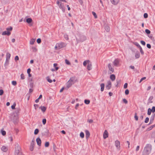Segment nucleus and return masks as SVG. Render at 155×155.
<instances>
[{
	"label": "nucleus",
	"mask_w": 155,
	"mask_h": 155,
	"mask_svg": "<svg viewBox=\"0 0 155 155\" xmlns=\"http://www.w3.org/2000/svg\"><path fill=\"white\" fill-rule=\"evenodd\" d=\"M86 39V37L84 35H81L80 38V40L78 41V42H82L85 41Z\"/></svg>",
	"instance_id": "nucleus-6"
},
{
	"label": "nucleus",
	"mask_w": 155,
	"mask_h": 155,
	"mask_svg": "<svg viewBox=\"0 0 155 155\" xmlns=\"http://www.w3.org/2000/svg\"><path fill=\"white\" fill-rule=\"evenodd\" d=\"M119 63V61L118 59H116L113 62L114 66H117Z\"/></svg>",
	"instance_id": "nucleus-10"
},
{
	"label": "nucleus",
	"mask_w": 155,
	"mask_h": 155,
	"mask_svg": "<svg viewBox=\"0 0 155 155\" xmlns=\"http://www.w3.org/2000/svg\"><path fill=\"white\" fill-rule=\"evenodd\" d=\"M90 103V101L89 100H87L85 99L84 100V103L87 104H89Z\"/></svg>",
	"instance_id": "nucleus-31"
},
{
	"label": "nucleus",
	"mask_w": 155,
	"mask_h": 155,
	"mask_svg": "<svg viewBox=\"0 0 155 155\" xmlns=\"http://www.w3.org/2000/svg\"><path fill=\"white\" fill-rule=\"evenodd\" d=\"M57 4L58 5L59 8L61 9L63 12L65 11V7L64 6L63 3L58 1L57 2Z\"/></svg>",
	"instance_id": "nucleus-5"
},
{
	"label": "nucleus",
	"mask_w": 155,
	"mask_h": 155,
	"mask_svg": "<svg viewBox=\"0 0 155 155\" xmlns=\"http://www.w3.org/2000/svg\"><path fill=\"white\" fill-rule=\"evenodd\" d=\"M140 49V52L141 53V54L142 55H143L144 54V52L142 50V49L141 48H141H139Z\"/></svg>",
	"instance_id": "nucleus-45"
},
{
	"label": "nucleus",
	"mask_w": 155,
	"mask_h": 155,
	"mask_svg": "<svg viewBox=\"0 0 155 155\" xmlns=\"http://www.w3.org/2000/svg\"><path fill=\"white\" fill-rule=\"evenodd\" d=\"M110 78L111 80L113 81L115 79V76L114 74H112L110 75Z\"/></svg>",
	"instance_id": "nucleus-21"
},
{
	"label": "nucleus",
	"mask_w": 155,
	"mask_h": 155,
	"mask_svg": "<svg viewBox=\"0 0 155 155\" xmlns=\"http://www.w3.org/2000/svg\"><path fill=\"white\" fill-rule=\"evenodd\" d=\"M146 78L145 77H143L142 78L140 79V80L139 81V83H140L143 80L145 79Z\"/></svg>",
	"instance_id": "nucleus-56"
},
{
	"label": "nucleus",
	"mask_w": 155,
	"mask_h": 155,
	"mask_svg": "<svg viewBox=\"0 0 155 155\" xmlns=\"http://www.w3.org/2000/svg\"><path fill=\"white\" fill-rule=\"evenodd\" d=\"M76 80L75 77L73 76L71 77L66 83L67 89H68L73 84H74L76 82Z\"/></svg>",
	"instance_id": "nucleus-3"
},
{
	"label": "nucleus",
	"mask_w": 155,
	"mask_h": 155,
	"mask_svg": "<svg viewBox=\"0 0 155 155\" xmlns=\"http://www.w3.org/2000/svg\"><path fill=\"white\" fill-rule=\"evenodd\" d=\"M39 132V130L38 129H36L34 131V134L35 135L37 134Z\"/></svg>",
	"instance_id": "nucleus-35"
},
{
	"label": "nucleus",
	"mask_w": 155,
	"mask_h": 155,
	"mask_svg": "<svg viewBox=\"0 0 155 155\" xmlns=\"http://www.w3.org/2000/svg\"><path fill=\"white\" fill-rule=\"evenodd\" d=\"M127 87V83H125L124 86V88L125 89Z\"/></svg>",
	"instance_id": "nucleus-60"
},
{
	"label": "nucleus",
	"mask_w": 155,
	"mask_h": 155,
	"mask_svg": "<svg viewBox=\"0 0 155 155\" xmlns=\"http://www.w3.org/2000/svg\"><path fill=\"white\" fill-rule=\"evenodd\" d=\"M21 78L22 80H24L25 79V76L23 74H21Z\"/></svg>",
	"instance_id": "nucleus-39"
},
{
	"label": "nucleus",
	"mask_w": 155,
	"mask_h": 155,
	"mask_svg": "<svg viewBox=\"0 0 155 155\" xmlns=\"http://www.w3.org/2000/svg\"><path fill=\"white\" fill-rule=\"evenodd\" d=\"M66 45L67 44L66 43L63 42L57 43L54 47L55 49V50L60 49L65 47Z\"/></svg>",
	"instance_id": "nucleus-4"
},
{
	"label": "nucleus",
	"mask_w": 155,
	"mask_h": 155,
	"mask_svg": "<svg viewBox=\"0 0 155 155\" xmlns=\"http://www.w3.org/2000/svg\"><path fill=\"white\" fill-rule=\"evenodd\" d=\"M19 60V57L18 56H16L15 58V61H18Z\"/></svg>",
	"instance_id": "nucleus-64"
},
{
	"label": "nucleus",
	"mask_w": 155,
	"mask_h": 155,
	"mask_svg": "<svg viewBox=\"0 0 155 155\" xmlns=\"http://www.w3.org/2000/svg\"><path fill=\"white\" fill-rule=\"evenodd\" d=\"M136 58H138L140 57V54L138 51L135 54V55Z\"/></svg>",
	"instance_id": "nucleus-22"
},
{
	"label": "nucleus",
	"mask_w": 155,
	"mask_h": 155,
	"mask_svg": "<svg viewBox=\"0 0 155 155\" xmlns=\"http://www.w3.org/2000/svg\"><path fill=\"white\" fill-rule=\"evenodd\" d=\"M123 102L125 104H127L128 103V101L127 100L125 99H123Z\"/></svg>",
	"instance_id": "nucleus-47"
},
{
	"label": "nucleus",
	"mask_w": 155,
	"mask_h": 155,
	"mask_svg": "<svg viewBox=\"0 0 155 155\" xmlns=\"http://www.w3.org/2000/svg\"><path fill=\"white\" fill-rule=\"evenodd\" d=\"M108 136V134L107 130H105L103 134V137L104 139L107 138Z\"/></svg>",
	"instance_id": "nucleus-12"
},
{
	"label": "nucleus",
	"mask_w": 155,
	"mask_h": 155,
	"mask_svg": "<svg viewBox=\"0 0 155 155\" xmlns=\"http://www.w3.org/2000/svg\"><path fill=\"white\" fill-rule=\"evenodd\" d=\"M35 41V39L32 38L31 39L30 41V44L31 45H33Z\"/></svg>",
	"instance_id": "nucleus-23"
},
{
	"label": "nucleus",
	"mask_w": 155,
	"mask_h": 155,
	"mask_svg": "<svg viewBox=\"0 0 155 155\" xmlns=\"http://www.w3.org/2000/svg\"><path fill=\"white\" fill-rule=\"evenodd\" d=\"M15 146L14 155H24L22 152L21 148L19 145L18 143H16Z\"/></svg>",
	"instance_id": "nucleus-2"
},
{
	"label": "nucleus",
	"mask_w": 155,
	"mask_h": 155,
	"mask_svg": "<svg viewBox=\"0 0 155 155\" xmlns=\"http://www.w3.org/2000/svg\"><path fill=\"white\" fill-rule=\"evenodd\" d=\"M151 111L152 112L154 113L155 112V107L153 106L152 107V109H151Z\"/></svg>",
	"instance_id": "nucleus-46"
},
{
	"label": "nucleus",
	"mask_w": 155,
	"mask_h": 155,
	"mask_svg": "<svg viewBox=\"0 0 155 155\" xmlns=\"http://www.w3.org/2000/svg\"><path fill=\"white\" fill-rule=\"evenodd\" d=\"M126 95H128L129 94V91L128 89H126L125 92Z\"/></svg>",
	"instance_id": "nucleus-53"
},
{
	"label": "nucleus",
	"mask_w": 155,
	"mask_h": 155,
	"mask_svg": "<svg viewBox=\"0 0 155 155\" xmlns=\"http://www.w3.org/2000/svg\"><path fill=\"white\" fill-rule=\"evenodd\" d=\"M152 150V146L150 144H147L145 147L143 152V155H149Z\"/></svg>",
	"instance_id": "nucleus-1"
},
{
	"label": "nucleus",
	"mask_w": 155,
	"mask_h": 155,
	"mask_svg": "<svg viewBox=\"0 0 155 155\" xmlns=\"http://www.w3.org/2000/svg\"><path fill=\"white\" fill-rule=\"evenodd\" d=\"M148 36L149 37V38H150L151 39V40L152 41H155L154 38L153 37V36L152 35H148Z\"/></svg>",
	"instance_id": "nucleus-30"
},
{
	"label": "nucleus",
	"mask_w": 155,
	"mask_h": 155,
	"mask_svg": "<svg viewBox=\"0 0 155 155\" xmlns=\"http://www.w3.org/2000/svg\"><path fill=\"white\" fill-rule=\"evenodd\" d=\"M155 117V113L153 115H152L151 118H150V123H149V124H151L152 123V122H153V120H154Z\"/></svg>",
	"instance_id": "nucleus-14"
},
{
	"label": "nucleus",
	"mask_w": 155,
	"mask_h": 155,
	"mask_svg": "<svg viewBox=\"0 0 155 155\" xmlns=\"http://www.w3.org/2000/svg\"><path fill=\"white\" fill-rule=\"evenodd\" d=\"M87 68L88 71L91 70L92 68V65L91 63L90 62L88 63Z\"/></svg>",
	"instance_id": "nucleus-16"
},
{
	"label": "nucleus",
	"mask_w": 155,
	"mask_h": 155,
	"mask_svg": "<svg viewBox=\"0 0 155 155\" xmlns=\"http://www.w3.org/2000/svg\"><path fill=\"white\" fill-rule=\"evenodd\" d=\"M80 136L81 138H83L84 137V133L83 132H81Z\"/></svg>",
	"instance_id": "nucleus-33"
},
{
	"label": "nucleus",
	"mask_w": 155,
	"mask_h": 155,
	"mask_svg": "<svg viewBox=\"0 0 155 155\" xmlns=\"http://www.w3.org/2000/svg\"><path fill=\"white\" fill-rule=\"evenodd\" d=\"M49 145V143L48 142H45V146L46 147H48Z\"/></svg>",
	"instance_id": "nucleus-44"
},
{
	"label": "nucleus",
	"mask_w": 155,
	"mask_h": 155,
	"mask_svg": "<svg viewBox=\"0 0 155 155\" xmlns=\"http://www.w3.org/2000/svg\"><path fill=\"white\" fill-rule=\"evenodd\" d=\"M1 132L2 134V135L5 136L6 135V132L4 130H1Z\"/></svg>",
	"instance_id": "nucleus-29"
},
{
	"label": "nucleus",
	"mask_w": 155,
	"mask_h": 155,
	"mask_svg": "<svg viewBox=\"0 0 155 155\" xmlns=\"http://www.w3.org/2000/svg\"><path fill=\"white\" fill-rule=\"evenodd\" d=\"M10 35L11 32L7 31H3L2 33V35H7V36H9Z\"/></svg>",
	"instance_id": "nucleus-13"
},
{
	"label": "nucleus",
	"mask_w": 155,
	"mask_h": 155,
	"mask_svg": "<svg viewBox=\"0 0 155 155\" xmlns=\"http://www.w3.org/2000/svg\"><path fill=\"white\" fill-rule=\"evenodd\" d=\"M39 108L41 109L43 112H45L46 110V107L45 106H41L39 107Z\"/></svg>",
	"instance_id": "nucleus-19"
},
{
	"label": "nucleus",
	"mask_w": 155,
	"mask_h": 155,
	"mask_svg": "<svg viewBox=\"0 0 155 155\" xmlns=\"http://www.w3.org/2000/svg\"><path fill=\"white\" fill-rule=\"evenodd\" d=\"M151 112H152V111H151V109L150 108H149L148 109L147 114L148 115H150L151 114Z\"/></svg>",
	"instance_id": "nucleus-34"
},
{
	"label": "nucleus",
	"mask_w": 155,
	"mask_h": 155,
	"mask_svg": "<svg viewBox=\"0 0 155 155\" xmlns=\"http://www.w3.org/2000/svg\"><path fill=\"white\" fill-rule=\"evenodd\" d=\"M65 62L66 63V64L68 65H70L71 64L70 62L67 59H66L65 60Z\"/></svg>",
	"instance_id": "nucleus-43"
},
{
	"label": "nucleus",
	"mask_w": 155,
	"mask_h": 155,
	"mask_svg": "<svg viewBox=\"0 0 155 155\" xmlns=\"http://www.w3.org/2000/svg\"><path fill=\"white\" fill-rule=\"evenodd\" d=\"M37 144L39 146H41V140L39 137L37 138L36 139Z\"/></svg>",
	"instance_id": "nucleus-15"
},
{
	"label": "nucleus",
	"mask_w": 155,
	"mask_h": 155,
	"mask_svg": "<svg viewBox=\"0 0 155 155\" xmlns=\"http://www.w3.org/2000/svg\"><path fill=\"white\" fill-rule=\"evenodd\" d=\"M1 150L4 152H6L8 150L7 147L5 146H3L1 148Z\"/></svg>",
	"instance_id": "nucleus-20"
},
{
	"label": "nucleus",
	"mask_w": 155,
	"mask_h": 155,
	"mask_svg": "<svg viewBox=\"0 0 155 155\" xmlns=\"http://www.w3.org/2000/svg\"><path fill=\"white\" fill-rule=\"evenodd\" d=\"M41 40L40 38H38L37 40V42L38 44H40L41 43Z\"/></svg>",
	"instance_id": "nucleus-50"
},
{
	"label": "nucleus",
	"mask_w": 155,
	"mask_h": 155,
	"mask_svg": "<svg viewBox=\"0 0 155 155\" xmlns=\"http://www.w3.org/2000/svg\"><path fill=\"white\" fill-rule=\"evenodd\" d=\"M35 143H34L33 141H32L31 143V145L30 147V150L31 151H32L33 150L34 148L35 147Z\"/></svg>",
	"instance_id": "nucleus-9"
},
{
	"label": "nucleus",
	"mask_w": 155,
	"mask_h": 155,
	"mask_svg": "<svg viewBox=\"0 0 155 155\" xmlns=\"http://www.w3.org/2000/svg\"><path fill=\"white\" fill-rule=\"evenodd\" d=\"M140 42L141 44L143 45H145L146 43L144 41H141Z\"/></svg>",
	"instance_id": "nucleus-62"
},
{
	"label": "nucleus",
	"mask_w": 155,
	"mask_h": 155,
	"mask_svg": "<svg viewBox=\"0 0 155 155\" xmlns=\"http://www.w3.org/2000/svg\"><path fill=\"white\" fill-rule=\"evenodd\" d=\"M110 1L112 4L116 5L118 3L119 0H110Z\"/></svg>",
	"instance_id": "nucleus-17"
},
{
	"label": "nucleus",
	"mask_w": 155,
	"mask_h": 155,
	"mask_svg": "<svg viewBox=\"0 0 155 155\" xmlns=\"http://www.w3.org/2000/svg\"><path fill=\"white\" fill-rule=\"evenodd\" d=\"M134 44L139 48H141V47L140 45L139 44V43L137 42H134Z\"/></svg>",
	"instance_id": "nucleus-32"
},
{
	"label": "nucleus",
	"mask_w": 155,
	"mask_h": 155,
	"mask_svg": "<svg viewBox=\"0 0 155 155\" xmlns=\"http://www.w3.org/2000/svg\"><path fill=\"white\" fill-rule=\"evenodd\" d=\"M105 29L107 32H109L110 30V28L107 25L105 26Z\"/></svg>",
	"instance_id": "nucleus-27"
},
{
	"label": "nucleus",
	"mask_w": 155,
	"mask_h": 155,
	"mask_svg": "<svg viewBox=\"0 0 155 155\" xmlns=\"http://www.w3.org/2000/svg\"><path fill=\"white\" fill-rule=\"evenodd\" d=\"M12 84L14 86H15L17 84V82L15 81H12Z\"/></svg>",
	"instance_id": "nucleus-51"
},
{
	"label": "nucleus",
	"mask_w": 155,
	"mask_h": 155,
	"mask_svg": "<svg viewBox=\"0 0 155 155\" xmlns=\"http://www.w3.org/2000/svg\"><path fill=\"white\" fill-rule=\"evenodd\" d=\"M149 118L148 117H147L146 118L145 120L144 121V122L145 123H147L149 121Z\"/></svg>",
	"instance_id": "nucleus-49"
},
{
	"label": "nucleus",
	"mask_w": 155,
	"mask_h": 155,
	"mask_svg": "<svg viewBox=\"0 0 155 155\" xmlns=\"http://www.w3.org/2000/svg\"><path fill=\"white\" fill-rule=\"evenodd\" d=\"M46 120L45 119H43L42 120V123L44 125L46 123Z\"/></svg>",
	"instance_id": "nucleus-52"
},
{
	"label": "nucleus",
	"mask_w": 155,
	"mask_h": 155,
	"mask_svg": "<svg viewBox=\"0 0 155 155\" xmlns=\"http://www.w3.org/2000/svg\"><path fill=\"white\" fill-rule=\"evenodd\" d=\"M32 49L33 51H34V52H35L37 51V49L35 47H32Z\"/></svg>",
	"instance_id": "nucleus-42"
},
{
	"label": "nucleus",
	"mask_w": 155,
	"mask_h": 155,
	"mask_svg": "<svg viewBox=\"0 0 155 155\" xmlns=\"http://www.w3.org/2000/svg\"><path fill=\"white\" fill-rule=\"evenodd\" d=\"M29 86L31 88H32L33 87V84L32 83H31L29 84Z\"/></svg>",
	"instance_id": "nucleus-63"
},
{
	"label": "nucleus",
	"mask_w": 155,
	"mask_h": 155,
	"mask_svg": "<svg viewBox=\"0 0 155 155\" xmlns=\"http://www.w3.org/2000/svg\"><path fill=\"white\" fill-rule=\"evenodd\" d=\"M64 38L66 40H68V36L67 35H64Z\"/></svg>",
	"instance_id": "nucleus-61"
},
{
	"label": "nucleus",
	"mask_w": 155,
	"mask_h": 155,
	"mask_svg": "<svg viewBox=\"0 0 155 155\" xmlns=\"http://www.w3.org/2000/svg\"><path fill=\"white\" fill-rule=\"evenodd\" d=\"M89 62H90V61L89 60L84 61L83 63V64L84 66H86L87 64H88V63H89Z\"/></svg>",
	"instance_id": "nucleus-24"
},
{
	"label": "nucleus",
	"mask_w": 155,
	"mask_h": 155,
	"mask_svg": "<svg viewBox=\"0 0 155 155\" xmlns=\"http://www.w3.org/2000/svg\"><path fill=\"white\" fill-rule=\"evenodd\" d=\"M145 31L147 34H149L150 33V31L148 29H146Z\"/></svg>",
	"instance_id": "nucleus-36"
},
{
	"label": "nucleus",
	"mask_w": 155,
	"mask_h": 155,
	"mask_svg": "<svg viewBox=\"0 0 155 155\" xmlns=\"http://www.w3.org/2000/svg\"><path fill=\"white\" fill-rule=\"evenodd\" d=\"M92 14L94 16V18H97V16L96 13L94 12H92Z\"/></svg>",
	"instance_id": "nucleus-41"
},
{
	"label": "nucleus",
	"mask_w": 155,
	"mask_h": 155,
	"mask_svg": "<svg viewBox=\"0 0 155 155\" xmlns=\"http://www.w3.org/2000/svg\"><path fill=\"white\" fill-rule=\"evenodd\" d=\"M11 57V54L9 53H7L6 54V59H9Z\"/></svg>",
	"instance_id": "nucleus-28"
},
{
	"label": "nucleus",
	"mask_w": 155,
	"mask_h": 155,
	"mask_svg": "<svg viewBox=\"0 0 155 155\" xmlns=\"http://www.w3.org/2000/svg\"><path fill=\"white\" fill-rule=\"evenodd\" d=\"M107 85L106 86V88L107 90H109L111 87V82L110 81H108L107 82Z\"/></svg>",
	"instance_id": "nucleus-7"
},
{
	"label": "nucleus",
	"mask_w": 155,
	"mask_h": 155,
	"mask_svg": "<svg viewBox=\"0 0 155 155\" xmlns=\"http://www.w3.org/2000/svg\"><path fill=\"white\" fill-rule=\"evenodd\" d=\"M108 67L109 69V71L111 72L110 73V74H111L114 71V69L111 66V65L110 63L108 65Z\"/></svg>",
	"instance_id": "nucleus-8"
},
{
	"label": "nucleus",
	"mask_w": 155,
	"mask_h": 155,
	"mask_svg": "<svg viewBox=\"0 0 155 155\" xmlns=\"http://www.w3.org/2000/svg\"><path fill=\"white\" fill-rule=\"evenodd\" d=\"M34 106L35 109H36L38 107V105L37 104H34Z\"/></svg>",
	"instance_id": "nucleus-57"
},
{
	"label": "nucleus",
	"mask_w": 155,
	"mask_h": 155,
	"mask_svg": "<svg viewBox=\"0 0 155 155\" xmlns=\"http://www.w3.org/2000/svg\"><path fill=\"white\" fill-rule=\"evenodd\" d=\"M6 29L7 31H11L12 30V27H10L9 28H7Z\"/></svg>",
	"instance_id": "nucleus-37"
},
{
	"label": "nucleus",
	"mask_w": 155,
	"mask_h": 155,
	"mask_svg": "<svg viewBox=\"0 0 155 155\" xmlns=\"http://www.w3.org/2000/svg\"><path fill=\"white\" fill-rule=\"evenodd\" d=\"M32 20L31 18H28L26 20V22L28 23H30L32 21Z\"/></svg>",
	"instance_id": "nucleus-26"
},
{
	"label": "nucleus",
	"mask_w": 155,
	"mask_h": 155,
	"mask_svg": "<svg viewBox=\"0 0 155 155\" xmlns=\"http://www.w3.org/2000/svg\"><path fill=\"white\" fill-rule=\"evenodd\" d=\"M144 18H147L148 17V15L147 13H145L143 15Z\"/></svg>",
	"instance_id": "nucleus-48"
},
{
	"label": "nucleus",
	"mask_w": 155,
	"mask_h": 155,
	"mask_svg": "<svg viewBox=\"0 0 155 155\" xmlns=\"http://www.w3.org/2000/svg\"><path fill=\"white\" fill-rule=\"evenodd\" d=\"M134 118L136 120H138V117L137 115V113H135V114Z\"/></svg>",
	"instance_id": "nucleus-40"
},
{
	"label": "nucleus",
	"mask_w": 155,
	"mask_h": 155,
	"mask_svg": "<svg viewBox=\"0 0 155 155\" xmlns=\"http://www.w3.org/2000/svg\"><path fill=\"white\" fill-rule=\"evenodd\" d=\"M115 146L117 148V149H120V142L118 140H117L115 141Z\"/></svg>",
	"instance_id": "nucleus-11"
},
{
	"label": "nucleus",
	"mask_w": 155,
	"mask_h": 155,
	"mask_svg": "<svg viewBox=\"0 0 155 155\" xmlns=\"http://www.w3.org/2000/svg\"><path fill=\"white\" fill-rule=\"evenodd\" d=\"M86 134V137L87 139L90 136V133L89 131L87 130H86L85 131Z\"/></svg>",
	"instance_id": "nucleus-18"
},
{
	"label": "nucleus",
	"mask_w": 155,
	"mask_h": 155,
	"mask_svg": "<svg viewBox=\"0 0 155 155\" xmlns=\"http://www.w3.org/2000/svg\"><path fill=\"white\" fill-rule=\"evenodd\" d=\"M47 80L50 83H51L52 82V80L50 79L48 77H47Z\"/></svg>",
	"instance_id": "nucleus-55"
},
{
	"label": "nucleus",
	"mask_w": 155,
	"mask_h": 155,
	"mask_svg": "<svg viewBox=\"0 0 155 155\" xmlns=\"http://www.w3.org/2000/svg\"><path fill=\"white\" fill-rule=\"evenodd\" d=\"M87 122L90 123H91L93 122V121L92 119H88L87 120Z\"/></svg>",
	"instance_id": "nucleus-54"
},
{
	"label": "nucleus",
	"mask_w": 155,
	"mask_h": 155,
	"mask_svg": "<svg viewBox=\"0 0 155 155\" xmlns=\"http://www.w3.org/2000/svg\"><path fill=\"white\" fill-rule=\"evenodd\" d=\"M4 93L3 91L2 90H0V95H2Z\"/></svg>",
	"instance_id": "nucleus-59"
},
{
	"label": "nucleus",
	"mask_w": 155,
	"mask_h": 155,
	"mask_svg": "<svg viewBox=\"0 0 155 155\" xmlns=\"http://www.w3.org/2000/svg\"><path fill=\"white\" fill-rule=\"evenodd\" d=\"M101 91H103L104 90V83H102L101 84Z\"/></svg>",
	"instance_id": "nucleus-25"
},
{
	"label": "nucleus",
	"mask_w": 155,
	"mask_h": 155,
	"mask_svg": "<svg viewBox=\"0 0 155 155\" xmlns=\"http://www.w3.org/2000/svg\"><path fill=\"white\" fill-rule=\"evenodd\" d=\"M147 47L148 48H151V45L149 44H147Z\"/></svg>",
	"instance_id": "nucleus-58"
},
{
	"label": "nucleus",
	"mask_w": 155,
	"mask_h": 155,
	"mask_svg": "<svg viewBox=\"0 0 155 155\" xmlns=\"http://www.w3.org/2000/svg\"><path fill=\"white\" fill-rule=\"evenodd\" d=\"M16 104L15 103H14L13 105L11 106V108L12 109H15V107L16 106Z\"/></svg>",
	"instance_id": "nucleus-38"
}]
</instances>
